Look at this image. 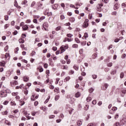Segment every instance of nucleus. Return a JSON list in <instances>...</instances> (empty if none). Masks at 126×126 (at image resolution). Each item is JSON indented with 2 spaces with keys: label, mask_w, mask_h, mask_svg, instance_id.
Here are the masks:
<instances>
[{
  "label": "nucleus",
  "mask_w": 126,
  "mask_h": 126,
  "mask_svg": "<svg viewBox=\"0 0 126 126\" xmlns=\"http://www.w3.org/2000/svg\"><path fill=\"white\" fill-rule=\"evenodd\" d=\"M70 100L71 101V104H73V103H74V101H75V99L73 97H70Z\"/></svg>",
  "instance_id": "4468645a"
},
{
  "label": "nucleus",
  "mask_w": 126,
  "mask_h": 126,
  "mask_svg": "<svg viewBox=\"0 0 126 126\" xmlns=\"http://www.w3.org/2000/svg\"><path fill=\"white\" fill-rule=\"evenodd\" d=\"M77 126H81V125H82V121H78L77 122Z\"/></svg>",
  "instance_id": "dca6fc26"
},
{
  "label": "nucleus",
  "mask_w": 126,
  "mask_h": 126,
  "mask_svg": "<svg viewBox=\"0 0 126 126\" xmlns=\"http://www.w3.org/2000/svg\"><path fill=\"white\" fill-rule=\"evenodd\" d=\"M122 93H123V94H126V88H124L122 90Z\"/></svg>",
  "instance_id": "412c9836"
},
{
  "label": "nucleus",
  "mask_w": 126,
  "mask_h": 126,
  "mask_svg": "<svg viewBox=\"0 0 126 126\" xmlns=\"http://www.w3.org/2000/svg\"><path fill=\"white\" fill-rule=\"evenodd\" d=\"M61 30V26H59L56 29V31H60Z\"/></svg>",
  "instance_id": "864d4df0"
},
{
  "label": "nucleus",
  "mask_w": 126,
  "mask_h": 126,
  "mask_svg": "<svg viewBox=\"0 0 126 126\" xmlns=\"http://www.w3.org/2000/svg\"><path fill=\"white\" fill-rule=\"evenodd\" d=\"M81 44L82 46H85V45H86V41H83Z\"/></svg>",
  "instance_id": "de8ad7c7"
},
{
  "label": "nucleus",
  "mask_w": 126,
  "mask_h": 126,
  "mask_svg": "<svg viewBox=\"0 0 126 126\" xmlns=\"http://www.w3.org/2000/svg\"><path fill=\"white\" fill-rule=\"evenodd\" d=\"M14 6H16V7H17V6L18 5V3H17V1L15 0L14 1Z\"/></svg>",
  "instance_id": "4c0bfd02"
},
{
  "label": "nucleus",
  "mask_w": 126,
  "mask_h": 126,
  "mask_svg": "<svg viewBox=\"0 0 126 126\" xmlns=\"http://www.w3.org/2000/svg\"><path fill=\"white\" fill-rule=\"evenodd\" d=\"M3 105H7L8 104V101L5 100L3 102Z\"/></svg>",
  "instance_id": "6e6d98bb"
},
{
  "label": "nucleus",
  "mask_w": 126,
  "mask_h": 126,
  "mask_svg": "<svg viewBox=\"0 0 126 126\" xmlns=\"http://www.w3.org/2000/svg\"><path fill=\"white\" fill-rule=\"evenodd\" d=\"M5 62L4 61H2L0 62V65H1V66H4V65H5Z\"/></svg>",
  "instance_id": "f8f14e48"
},
{
  "label": "nucleus",
  "mask_w": 126,
  "mask_h": 126,
  "mask_svg": "<svg viewBox=\"0 0 126 126\" xmlns=\"http://www.w3.org/2000/svg\"><path fill=\"white\" fill-rule=\"evenodd\" d=\"M23 30H24V31H26V30H27L29 28L28 26H27V25H25L24 26H23Z\"/></svg>",
  "instance_id": "7ed1b4c3"
},
{
  "label": "nucleus",
  "mask_w": 126,
  "mask_h": 126,
  "mask_svg": "<svg viewBox=\"0 0 126 126\" xmlns=\"http://www.w3.org/2000/svg\"><path fill=\"white\" fill-rule=\"evenodd\" d=\"M36 42H40V39L38 38H36L35 39V43H36Z\"/></svg>",
  "instance_id": "052dcab7"
},
{
  "label": "nucleus",
  "mask_w": 126,
  "mask_h": 126,
  "mask_svg": "<svg viewBox=\"0 0 126 126\" xmlns=\"http://www.w3.org/2000/svg\"><path fill=\"white\" fill-rule=\"evenodd\" d=\"M33 23H35V24L38 23V21L37 20V19H34L33 20Z\"/></svg>",
  "instance_id": "8fccbe9b"
},
{
  "label": "nucleus",
  "mask_w": 126,
  "mask_h": 126,
  "mask_svg": "<svg viewBox=\"0 0 126 126\" xmlns=\"http://www.w3.org/2000/svg\"><path fill=\"white\" fill-rule=\"evenodd\" d=\"M116 73H117V70H115L114 71H112L111 72V74H113V75L116 74Z\"/></svg>",
  "instance_id": "a878e982"
},
{
  "label": "nucleus",
  "mask_w": 126,
  "mask_h": 126,
  "mask_svg": "<svg viewBox=\"0 0 126 126\" xmlns=\"http://www.w3.org/2000/svg\"><path fill=\"white\" fill-rule=\"evenodd\" d=\"M5 52H7L8 50V45H6L4 48Z\"/></svg>",
  "instance_id": "603ef678"
},
{
  "label": "nucleus",
  "mask_w": 126,
  "mask_h": 126,
  "mask_svg": "<svg viewBox=\"0 0 126 126\" xmlns=\"http://www.w3.org/2000/svg\"><path fill=\"white\" fill-rule=\"evenodd\" d=\"M67 37H68V38H71V37H72V36H73V35H72L71 33H68L67 34Z\"/></svg>",
  "instance_id": "c9c22d12"
},
{
  "label": "nucleus",
  "mask_w": 126,
  "mask_h": 126,
  "mask_svg": "<svg viewBox=\"0 0 126 126\" xmlns=\"http://www.w3.org/2000/svg\"><path fill=\"white\" fill-rule=\"evenodd\" d=\"M53 14V13L52 12H47V15L48 16H51V15H52Z\"/></svg>",
  "instance_id": "bf43d9fd"
},
{
  "label": "nucleus",
  "mask_w": 126,
  "mask_h": 126,
  "mask_svg": "<svg viewBox=\"0 0 126 126\" xmlns=\"http://www.w3.org/2000/svg\"><path fill=\"white\" fill-rule=\"evenodd\" d=\"M35 55H36V52L34 51H32L31 53V57H33Z\"/></svg>",
  "instance_id": "f3484780"
},
{
  "label": "nucleus",
  "mask_w": 126,
  "mask_h": 126,
  "mask_svg": "<svg viewBox=\"0 0 126 126\" xmlns=\"http://www.w3.org/2000/svg\"><path fill=\"white\" fill-rule=\"evenodd\" d=\"M49 88L50 89H54V88H55V87L54 86H53V85H50V86H49Z\"/></svg>",
  "instance_id": "69168bd1"
},
{
  "label": "nucleus",
  "mask_w": 126,
  "mask_h": 126,
  "mask_svg": "<svg viewBox=\"0 0 126 126\" xmlns=\"http://www.w3.org/2000/svg\"><path fill=\"white\" fill-rule=\"evenodd\" d=\"M58 4H55L52 6V8L53 9H57V8H58Z\"/></svg>",
  "instance_id": "ddd939ff"
},
{
  "label": "nucleus",
  "mask_w": 126,
  "mask_h": 126,
  "mask_svg": "<svg viewBox=\"0 0 126 126\" xmlns=\"http://www.w3.org/2000/svg\"><path fill=\"white\" fill-rule=\"evenodd\" d=\"M70 22H74V21H75V19H74V18H70Z\"/></svg>",
  "instance_id": "72a5a7b5"
},
{
  "label": "nucleus",
  "mask_w": 126,
  "mask_h": 126,
  "mask_svg": "<svg viewBox=\"0 0 126 126\" xmlns=\"http://www.w3.org/2000/svg\"><path fill=\"white\" fill-rule=\"evenodd\" d=\"M28 120H30L31 119V116H29V114L27 113L26 116Z\"/></svg>",
  "instance_id": "f704fd0d"
},
{
  "label": "nucleus",
  "mask_w": 126,
  "mask_h": 126,
  "mask_svg": "<svg viewBox=\"0 0 126 126\" xmlns=\"http://www.w3.org/2000/svg\"><path fill=\"white\" fill-rule=\"evenodd\" d=\"M20 102L21 103V106H23V105H24V104H25V102H24L23 101L20 100Z\"/></svg>",
  "instance_id": "09e8293b"
},
{
  "label": "nucleus",
  "mask_w": 126,
  "mask_h": 126,
  "mask_svg": "<svg viewBox=\"0 0 126 126\" xmlns=\"http://www.w3.org/2000/svg\"><path fill=\"white\" fill-rule=\"evenodd\" d=\"M0 97L1 98H4L5 97H6V96H7V94H6V93L3 92L2 93H0Z\"/></svg>",
  "instance_id": "f03ea898"
},
{
  "label": "nucleus",
  "mask_w": 126,
  "mask_h": 126,
  "mask_svg": "<svg viewBox=\"0 0 126 126\" xmlns=\"http://www.w3.org/2000/svg\"><path fill=\"white\" fill-rule=\"evenodd\" d=\"M69 79H70V77L68 76V77H66L64 79V82H66V81H68V80H69Z\"/></svg>",
  "instance_id": "6ab92c4d"
},
{
  "label": "nucleus",
  "mask_w": 126,
  "mask_h": 126,
  "mask_svg": "<svg viewBox=\"0 0 126 126\" xmlns=\"http://www.w3.org/2000/svg\"><path fill=\"white\" fill-rule=\"evenodd\" d=\"M59 81H60V78H56V81L55 82V84H58L59 83Z\"/></svg>",
  "instance_id": "a19ab883"
},
{
  "label": "nucleus",
  "mask_w": 126,
  "mask_h": 126,
  "mask_svg": "<svg viewBox=\"0 0 126 126\" xmlns=\"http://www.w3.org/2000/svg\"><path fill=\"white\" fill-rule=\"evenodd\" d=\"M102 1L104 2V3H108V2H109V0H102Z\"/></svg>",
  "instance_id": "680f3d73"
},
{
  "label": "nucleus",
  "mask_w": 126,
  "mask_h": 126,
  "mask_svg": "<svg viewBox=\"0 0 126 126\" xmlns=\"http://www.w3.org/2000/svg\"><path fill=\"white\" fill-rule=\"evenodd\" d=\"M75 42H76V43H77L78 44H79V43H80V40H79V39L78 38H75Z\"/></svg>",
  "instance_id": "b1692460"
},
{
  "label": "nucleus",
  "mask_w": 126,
  "mask_h": 126,
  "mask_svg": "<svg viewBox=\"0 0 126 126\" xmlns=\"http://www.w3.org/2000/svg\"><path fill=\"white\" fill-rule=\"evenodd\" d=\"M97 76L96 74H93L92 75V78H93V79H96V78H97Z\"/></svg>",
  "instance_id": "c756f323"
},
{
  "label": "nucleus",
  "mask_w": 126,
  "mask_h": 126,
  "mask_svg": "<svg viewBox=\"0 0 126 126\" xmlns=\"http://www.w3.org/2000/svg\"><path fill=\"white\" fill-rule=\"evenodd\" d=\"M74 73V71L72 70H70L69 74H73Z\"/></svg>",
  "instance_id": "13d9d810"
},
{
  "label": "nucleus",
  "mask_w": 126,
  "mask_h": 126,
  "mask_svg": "<svg viewBox=\"0 0 126 126\" xmlns=\"http://www.w3.org/2000/svg\"><path fill=\"white\" fill-rule=\"evenodd\" d=\"M73 68H74V69H75V70H78L79 67L77 66L76 65H74Z\"/></svg>",
  "instance_id": "bb28decb"
},
{
  "label": "nucleus",
  "mask_w": 126,
  "mask_h": 126,
  "mask_svg": "<svg viewBox=\"0 0 126 126\" xmlns=\"http://www.w3.org/2000/svg\"><path fill=\"white\" fill-rule=\"evenodd\" d=\"M112 65H113V63H110L107 64V66H108L109 67H111V66H112Z\"/></svg>",
  "instance_id": "49530a36"
},
{
  "label": "nucleus",
  "mask_w": 126,
  "mask_h": 126,
  "mask_svg": "<svg viewBox=\"0 0 126 126\" xmlns=\"http://www.w3.org/2000/svg\"><path fill=\"white\" fill-rule=\"evenodd\" d=\"M72 48H75V49H77L78 48V45L76 44H74L72 45Z\"/></svg>",
  "instance_id": "4be33fe9"
},
{
  "label": "nucleus",
  "mask_w": 126,
  "mask_h": 126,
  "mask_svg": "<svg viewBox=\"0 0 126 126\" xmlns=\"http://www.w3.org/2000/svg\"><path fill=\"white\" fill-rule=\"evenodd\" d=\"M124 76H125V74L124 73V72H122L120 74V78H124Z\"/></svg>",
  "instance_id": "c85d7f7f"
},
{
  "label": "nucleus",
  "mask_w": 126,
  "mask_h": 126,
  "mask_svg": "<svg viewBox=\"0 0 126 126\" xmlns=\"http://www.w3.org/2000/svg\"><path fill=\"white\" fill-rule=\"evenodd\" d=\"M93 91H94V89L93 88H91L89 89L90 93H92V92H93Z\"/></svg>",
  "instance_id": "a18cd8bd"
},
{
  "label": "nucleus",
  "mask_w": 126,
  "mask_h": 126,
  "mask_svg": "<svg viewBox=\"0 0 126 126\" xmlns=\"http://www.w3.org/2000/svg\"><path fill=\"white\" fill-rule=\"evenodd\" d=\"M50 97L48 96V98L44 101V104H47L48 102H49V100L50 99Z\"/></svg>",
  "instance_id": "e433bc0d"
},
{
  "label": "nucleus",
  "mask_w": 126,
  "mask_h": 126,
  "mask_svg": "<svg viewBox=\"0 0 126 126\" xmlns=\"http://www.w3.org/2000/svg\"><path fill=\"white\" fill-rule=\"evenodd\" d=\"M4 20L6 21H7V20H8V15H6L4 16Z\"/></svg>",
  "instance_id": "2f4dec72"
},
{
  "label": "nucleus",
  "mask_w": 126,
  "mask_h": 126,
  "mask_svg": "<svg viewBox=\"0 0 126 126\" xmlns=\"http://www.w3.org/2000/svg\"><path fill=\"white\" fill-rule=\"evenodd\" d=\"M112 111H113V112H114V111H117V110H118V108H117V107H112Z\"/></svg>",
  "instance_id": "7c9ffc66"
},
{
  "label": "nucleus",
  "mask_w": 126,
  "mask_h": 126,
  "mask_svg": "<svg viewBox=\"0 0 126 126\" xmlns=\"http://www.w3.org/2000/svg\"><path fill=\"white\" fill-rule=\"evenodd\" d=\"M4 57H4L5 60H6V59H7V58H10L9 53H6V54L4 55Z\"/></svg>",
  "instance_id": "1a4fd4ad"
},
{
  "label": "nucleus",
  "mask_w": 126,
  "mask_h": 126,
  "mask_svg": "<svg viewBox=\"0 0 126 126\" xmlns=\"http://www.w3.org/2000/svg\"><path fill=\"white\" fill-rule=\"evenodd\" d=\"M35 4H36V2L33 1L31 5V7H33V6H34V5H35Z\"/></svg>",
  "instance_id": "473e14b6"
},
{
  "label": "nucleus",
  "mask_w": 126,
  "mask_h": 126,
  "mask_svg": "<svg viewBox=\"0 0 126 126\" xmlns=\"http://www.w3.org/2000/svg\"><path fill=\"white\" fill-rule=\"evenodd\" d=\"M17 94H18V93H12V96H17Z\"/></svg>",
  "instance_id": "338daca9"
},
{
  "label": "nucleus",
  "mask_w": 126,
  "mask_h": 126,
  "mask_svg": "<svg viewBox=\"0 0 126 126\" xmlns=\"http://www.w3.org/2000/svg\"><path fill=\"white\" fill-rule=\"evenodd\" d=\"M43 28L45 29V30H46V28L45 27H46L47 28V27H49V25H48L47 23H45L44 24H43Z\"/></svg>",
  "instance_id": "0eeeda50"
},
{
  "label": "nucleus",
  "mask_w": 126,
  "mask_h": 126,
  "mask_svg": "<svg viewBox=\"0 0 126 126\" xmlns=\"http://www.w3.org/2000/svg\"><path fill=\"white\" fill-rule=\"evenodd\" d=\"M23 79H24V81H25V82H27V81H28L29 80V78L27 76H24L23 77Z\"/></svg>",
  "instance_id": "423d86ee"
},
{
  "label": "nucleus",
  "mask_w": 126,
  "mask_h": 126,
  "mask_svg": "<svg viewBox=\"0 0 126 126\" xmlns=\"http://www.w3.org/2000/svg\"><path fill=\"white\" fill-rule=\"evenodd\" d=\"M65 39L67 40L68 42H71L72 41H73V38H68L67 37H65Z\"/></svg>",
  "instance_id": "aec40b11"
},
{
  "label": "nucleus",
  "mask_w": 126,
  "mask_h": 126,
  "mask_svg": "<svg viewBox=\"0 0 126 126\" xmlns=\"http://www.w3.org/2000/svg\"><path fill=\"white\" fill-rule=\"evenodd\" d=\"M61 51L60 52V54H63L64 52H65V49L63 48V46H61L60 47Z\"/></svg>",
  "instance_id": "39448f33"
},
{
  "label": "nucleus",
  "mask_w": 126,
  "mask_h": 126,
  "mask_svg": "<svg viewBox=\"0 0 126 126\" xmlns=\"http://www.w3.org/2000/svg\"><path fill=\"white\" fill-rule=\"evenodd\" d=\"M120 7V5L118 3H116L114 5V9L116 10V9H118Z\"/></svg>",
  "instance_id": "20e7f679"
},
{
  "label": "nucleus",
  "mask_w": 126,
  "mask_h": 126,
  "mask_svg": "<svg viewBox=\"0 0 126 126\" xmlns=\"http://www.w3.org/2000/svg\"><path fill=\"white\" fill-rule=\"evenodd\" d=\"M44 68H48V64L47 63H45L44 64Z\"/></svg>",
  "instance_id": "0e129e2a"
},
{
  "label": "nucleus",
  "mask_w": 126,
  "mask_h": 126,
  "mask_svg": "<svg viewBox=\"0 0 126 126\" xmlns=\"http://www.w3.org/2000/svg\"><path fill=\"white\" fill-rule=\"evenodd\" d=\"M11 104L12 106H16V103L14 101H11Z\"/></svg>",
  "instance_id": "c03bdc74"
},
{
  "label": "nucleus",
  "mask_w": 126,
  "mask_h": 126,
  "mask_svg": "<svg viewBox=\"0 0 126 126\" xmlns=\"http://www.w3.org/2000/svg\"><path fill=\"white\" fill-rule=\"evenodd\" d=\"M97 53H94L93 55H92V59H93V60H95V59H96V57H97Z\"/></svg>",
  "instance_id": "9b49d317"
},
{
  "label": "nucleus",
  "mask_w": 126,
  "mask_h": 126,
  "mask_svg": "<svg viewBox=\"0 0 126 126\" xmlns=\"http://www.w3.org/2000/svg\"><path fill=\"white\" fill-rule=\"evenodd\" d=\"M17 75H20V74H21L20 70H17Z\"/></svg>",
  "instance_id": "e2e57ef3"
},
{
  "label": "nucleus",
  "mask_w": 126,
  "mask_h": 126,
  "mask_svg": "<svg viewBox=\"0 0 126 126\" xmlns=\"http://www.w3.org/2000/svg\"><path fill=\"white\" fill-rule=\"evenodd\" d=\"M9 27V24H6L4 25V29H7Z\"/></svg>",
  "instance_id": "37998d69"
},
{
  "label": "nucleus",
  "mask_w": 126,
  "mask_h": 126,
  "mask_svg": "<svg viewBox=\"0 0 126 126\" xmlns=\"http://www.w3.org/2000/svg\"><path fill=\"white\" fill-rule=\"evenodd\" d=\"M42 6H43V4L42 3L40 2H37V7H36V9L37 10H39V9H43L44 8L42 7Z\"/></svg>",
  "instance_id": "f257e3e1"
},
{
  "label": "nucleus",
  "mask_w": 126,
  "mask_h": 126,
  "mask_svg": "<svg viewBox=\"0 0 126 126\" xmlns=\"http://www.w3.org/2000/svg\"><path fill=\"white\" fill-rule=\"evenodd\" d=\"M104 87L102 88V90H106V89H107L108 88V84H106V83L104 84Z\"/></svg>",
  "instance_id": "9d476101"
},
{
  "label": "nucleus",
  "mask_w": 126,
  "mask_h": 126,
  "mask_svg": "<svg viewBox=\"0 0 126 126\" xmlns=\"http://www.w3.org/2000/svg\"><path fill=\"white\" fill-rule=\"evenodd\" d=\"M67 64H69L70 63V60L69 59H67L66 61Z\"/></svg>",
  "instance_id": "5fc2aeb1"
},
{
  "label": "nucleus",
  "mask_w": 126,
  "mask_h": 126,
  "mask_svg": "<svg viewBox=\"0 0 126 126\" xmlns=\"http://www.w3.org/2000/svg\"><path fill=\"white\" fill-rule=\"evenodd\" d=\"M84 37L85 38V40H86V38H88V33L86 32L84 35Z\"/></svg>",
  "instance_id": "5701e85b"
},
{
  "label": "nucleus",
  "mask_w": 126,
  "mask_h": 126,
  "mask_svg": "<svg viewBox=\"0 0 126 126\" xmlns=\"http://www.w3.org/2000/svg\"><path fill=\"white\" fill-rule=\"evenodd\" d=\"M112 15H117V11H113L111 13Z\"/></svg>",
  "instance_id": "4d7b16f0"
},
{
  "label": "nucleus",
  "mask_w": 126,
  "mask_h": 126,
  "mask_svg": "<svg viewBox=\"0 0 126 126\" xmlns=\"http://www.w3.org/2000/svg\"><path fill=\"white\" fill-rule=\"evenodd\" d=\"M62 47H63V48L65 49L66 50L68 49V45H62Z\"/></svg>",
  "instance_id": "393cba45"
},
{
  "label": "nucleus",
  "mask_w": 126,
  "mask_h": 126,
  "mask_svg": "<svg viewBox=\"0 0 126 126\" xmlns=\"http://www.w3.org/2000/svg\"><path fill=\"white\" fill-rule=\"evenodd\" d=\"M22 62H23V63H28V61L25 59L22 60Z\"/></svg>",
  "instance_id": "3c124183"
},
{
  "label": "nucleus",
  "mask_w": 126,
  "mask_h": 126,
  "mask_svg": "<svg viewBox=\"0 0 126 126\" xmlns=\"http://www.w3.org/2000/svg\"><path fill=\"white\" fill-rule=\"evenodd\" d=\"M19 42L20 44H23L24 43V39L21 38L19 40Z\"/></svg>",
  "instance_id": "a211bd4d"
},
{
  "label": "nucleus",
  "mask_w": 126,
  "mask_h": 126,
  "mask_svg": "<svg viewBox=\"0 0 126 126\" xmlns=\"http://www.w3.org/2000/svg\"><path fill=\"white\" fill-rule=\"evenodd\" d=\"M75 97L76 98H78L79 97H80V93L77 92L75 94Z\"/></svg>",
  "instance_id": "2eb2a0df"
},
{
  "label": "nucleus",
  "mask_w": 126,
  "mask_h": 126,
  "mask_svg": "<svg viewBox=\"0 0 126 126\" xmlns=\"http://www.w3.org/2000/svg\"><path fill=\"white\" fill-rule=\"evenodd\" d=\"M34 97H35V95H32L31 96V99L32 101H35V98H34Z\"/></svg>",
  "instance_id": "79ce46f5"
},
{
  "label": "nucleus",
  "mask_w": 126,
  "mask_h": 126,
  "mask_svg": "<svg viewBox=\"0 0 126 126\" xmlns=\"http://www.w3.org/2000/svg\"><path fill=\"white\" fill-rule=\"evenodd\" d=\"M88 23H86L84 22V23H83V27H84V28H87V27H88Z\"/></svg>",
  "instance_id": "6e6552de"
},
{
  "label": "nucleus",
  "mask_w": 126,
  "mask_h": 126,
  "mask_svg": "<svg viewBox=\"0 0 126 126\" xmlns=\"http://www.w3.org/2000/svg\"><path fill=\"white\" fill-rule=\"evenodd\" d=\"M27 3V0H24L22 2V4H26Z\"/></svg>",
  "instance_id": "774afa93"
},
{
  "label": "nucleus",
  "mask_w": 126,
  "mask_h": 126,
  "mask_svg": "<svg viewBox=\"0 0 126 126\" xmlns=\"http://www.w3.org/2000/svg\"><path fill=\"white\" fill-rule=\"evenodd\" d=\"M91 100H92V98H91V97H87L86 99V100L87 101V102H90Z\"/></svg>",
  "instance_id": "cd10ccee"
},
{
  "label": "nucleus",
  "mask_w": 126,
  "mask_h": 126,
  "mask_svg": "<svg viewBox=\"0 0 126 126\" xmlns=\"http://www.w3.org/2000/svg\"><path fill=\"white\" fill-rule=\"evenodd\" d=\"M114 126H121L120 125V123L116 122L115 124H114Z\"/></svg>",
  "instance_id": "ea45409f"
},
{
  "label": "nucleus",
  "mask_w": 126,
  "mask_h": 126,
  "mask_svg": "<svg viewBox=\"0 0 126 126\" xmlns=\"http://www.w3.org/2000/svg\"><path fill=\"white\" fill-rule=\"evenodd\" d=\"M18 112H19L18 109H16L15 110L13 111V113L14 114H15V115H16Z\"/></svg>",
  "instance_id": "58836bf2"
}]
</instances>
